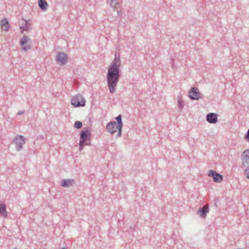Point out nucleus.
<instances>
[{"instance_id":"nucleus-7","label":"nucleus","mask_w":249,"mask_h":249,"mask_svg":"<svg viewBox=\"0 0 249 249\" xmlns=\"http://www.w3.org/2000/svg\"><path fill=\"white\" fill-rule=\"evenodd\" d=\"M208 175L209 177L213 178V180L215 182L219 183L222 181L223 179V176L216 173L213 170H210L208 172Z\"/></svg>"},{"instance_id":"nucleus-19","label":"nucleus","mask_w":249,"mask_h":249,"mask_svg":"<svg viewBox=\"0 0 249 249\" xmlns=\"http://www.w3.org/2000/svg\"><path fill=\"white\" fill-rule=\"evenodd\" d=\"M249 159V152L247 150H245L241 155V159Z\"/></svg>"},{"instance_id":"nucleus-29","label":"nucleus","mask_w":249,"mask_h":249,"mask_svg":"<svg viewBox=\"0 0 249 249\" xmlns=\"http://www.w3.org/2000/svg\"><path fill=\"white\" fill-rule=\"evenodd\" d=\"M249 152V149H247Z\"/></svg>"},{"instance_id":"nucleus-15","label":"nucleus","mask_w":249,"mask_h":249,"mask_svg":"<svg viewBox=\"0 0 249 249\" xmlns=\"http://www.w3.org/2000/svg\"><path fill=\"white\" fill-rule=\"evenodd\" d=\"M38 5L39 8L42 11L46 10L48 6V3L45 0H39Z\"/></svg>"},{"instance_id":"nucleus-27","label":"nucleus","mask_w":249,"mask_h":249,"mask_svg":"<svg viewBox=\"0 0 249 249\" xmlns=\"http://www.w3.org/2000/svg\"><path fill=\"white\" fill-rule=\"evenodd\" d=\"M119 13H120V12L118 10L117 11V13H118V15L119 14Z\"/></svg>"},{"instance_id":"nucleus-26","label":"nucleus","mask_w":249,"mask_h":249,"mask_svg":"<svg viewBox=\"0 0 249 249\" xmlns=\"http://www.w3.org/2000/svg\"><path fill=\"white\" fill-rule=\"evenodd\" d=\"M61 249H68L67 248H61Z\"/></svg>"},{"instance_id":"nucleus-20","label":"nucleus","mask_w":249,"mask_h":249,"mask_svg":"<svg viewBox=\"0 0 249 249\" xmlns=\"http://www.w3.org/2000/svg\"><path fill=\"white\" fill-rule=\"evenodd\" d=\"M242 165L245 167H249V159H241Z\"/></svg>"},{"instance_id":"nucleus-17","label":"nucleus","mask_w":249,"mask_h":249,"mask_svg":"<svg viewBox=\"0 0 249 249\" xmlns=\"http://www.w3.org/2000/svg\"><path fill=\"white\" fill-rule=\"evenodd\" d=\"M0 214L1 216L6 217L7 216V213L6 210V205L4 204L0 205Z\"/></svg>"},{"instance_id":"nucleus-23","label":"nucleus","mask_w":249,"mask_h":249,"mask_svg":"<svg viewBox=\"0 0 249 249\" xmlns=\"http://www.w3.org/2000/svg\"><path fill=\"white\" fill-rule=\"evenodd\" d=\"M245 139L249 142V129L248 130L247 133L245 136Z\"/></svg>"},{"instance_id":"nucleus-12","label":"nucleus","mask_w":249,"mask_h":249,"mask_svg":"<svg viewBox=\"0 0 249 249\" xmlns=\"http://www.w3.org/2000/svg\"><path fill=\"white\" fill-rule=\"evenodd\" d=\"M209 208L208 205H205L203 207L200 208L197 214L200 217L205 218L207 215V213H208Z\"/></svg>"},{"instance_id":"nucleus-13","label":"nucleus","mask_w":249,"mask_h":249,"mask_svg":"<svg viewBox=\"0 0 249 249\" xmlns=\"http://www.w3.org/2000/svg\"><path fill=\"white\" fill-rule=\"evenodd\" d=\"M74 183L73 179H63L61 181V185L63 187H70Z\"/></svg>"},{"instance_id":"nucleus-11","label":"nucleus","mask_w":249,"mask_h":249,"mask_svg":"<svg viewBox=\"0 0 249 249\" xmlns=\"http://www.w3.org/2000/svg\"><path fill=\"white\" fill-rule=\"evenodd\" d=\"M207 122L211 124H215L217 122V115L214 113H208L206 116Z\"/></svg>"},{"instance_id":"nucleus-4","label":"nucleus","mask_w":249,"mask_h":249,"mask_svg":"<svg viewBox=\"0 0 249 249\" xmlns=\"http://www.w3.org/2000/svg\"><path fill=\"white\" fill-rule=\"evenodd\" d=\"M20 45L22 47V50L26 52L31 49L32 41L28 36H24L20 41Z\"/></svg>"},{"instance_id":"nucleus-18","label":"nucleus","mask_w":249,"mask_h":249,"mask_svg":"<svg viewBox=\"0 0 249 249\" xmlns=\"http://www.w3.org/2000/svg\"><path fill=\"white\" fill-rule=\"evenodd\" d=\"M110 5L114 9V10H115L118 9L119 4L117 0H111Z\"/></svg>"},{"instance_id":"nucleus-24","label":"nucleus","mask_w":249,"mask_h":249,"mask_svg":"<svg viewBox=\"0 0 249 249\" xmlns=\"http://www.w3.org/2000/svg\"><path fill=\"white\" fill-rule=\"evenodd\" d=\"M245 172L246 175V177L249 179V167L245 170Z\"/></svg>"},{"instance_id":"nucleus-14","label":"nucleus","mask_w":249,"mask_h":249,"mask_svg":"<svg viewBox=\"0 0 249 249\" xmlns=\"http://www.w3.org/2000/svg\"><path fill=\"white\" fill-rule=\"evenodd\" d=\"M0 25L1 28L5 31L7 32L8 31L10 27V25L7 19L3 18L1 19L0 22Z\"/></svg>"},{"instance_id":"nucleus-1","label":"nucleus","mask_w":249,"mask_h":249,"mask_svg":"<svg viewBox=\"0 0 249 249\" xmlns=\"http://www.w3.org/2000/svg\"><path fill=\"white\" fill-rule=\"evenodd\" d=\"M121 60L119 56L115 55L114 59L110 63L107 74V81L110 93L116 91V87L120 77Z\"/></svg>"},{"instance_id":"nucleus-6","label":"nucleus","mask_w":249,"mask_h":249,"mask_svg":"<svg viewBox=\"0 0 249 249\" xmlns=\"http://www.w3.org/2000/svg\"><path fill=\"white\" fill-rule=\"evenodd\" d=\"M201 94L199 92V89L196 88H192L189 92L188 96L193 100H197L201 98Z\"/></svg>"},{"instance_id":"nucleus-21","label":"nucleus","mask_w":249,"mask_h":249,"mask_svg":"<svg viewBox=\"0 0 249 249\" xmlns=\"http://www.w3.org/2000/svg\"><path fill=\"white\" fill-rule=\"evenodd\" d=\"M178 103L179 105V110L182 111L183 107L184 106V104L183 101L181 99H178Z\"/></svg>"},{"instance_id":"nucleus-25","label":"nucleus","mask_w":249,"mask_h":249,"mask_svg":"<svg viewBox=\"0 0 249 249\" xmlns=\"http://www.w3.org/2000/svg\"><path fill=\"white\" fill-rule=\"evenodd\" d=\"M24 113V111L23 110H20L18 112V115H22Z\"/></svg>"},{"instance_id":"nucleus-10","label":"nucleus","mask_w":249,"mask_h":249,"mask_svg":"<svg viewBox=\"0 0 249 249\" xmlns=\"http://www.w3.org/2000/svg\"><path fill=\"white\" fill-rule=\"evenodd\" d=\"M116 124L117 123L115 121L110 122L106 126L107 130L110 134H114L116 132L117 127H115Z\"/></svg>"},{"instance_id":"nucleus-8","label":"nucleus","mask_w":249,"mask_h":249,"mask_svg":"<svg viewBox=\"0 0 249 249\" xmlns=\"http://www.w3.org/2000/svg\"><path fill=\"white\" fill-rule=\"evenodd\" d=\"M115 120L117 121V129H118V133L116 136V138H118L121 137L122 128L123 126V123L122 120V115H119L115 118Z\"/></svg>"},{"instance_id":"nucleus-16","label":"nucleus","mask_w":249,"mask_h":249,"mask_svg":"<svg viewBox=\"0 0 249 249\" xmlns=\"http://www.w3.org/2000/svg\"><path fill=\"white\" fill-rule=\"evenodd\" d=\"M31 26L29 21L25 20L24 25L20 27L21 32L23 33L24 31H29L31 30Z\"/></svg>"},{"instance_id":"nucleus-2","label":"nucleus","mask_w":249,"mask_h":249,"mask_svg":"<svg viewBox=\"0 0 249 249\" xmlns=\"http://www.w3.org/2000/svg\"><path fill=\"white\" fill-rule=\"evenodd\" d=\"M91 137V131L89 129H85L80 133V140L79 143V151H81L85 145H90L89 141Z\"/></svg>"},{"instance_id":"nucleus-9","label":"nucleus","mask_w":249,"mask_h":249,"mask_svg":"<svg viewBox=\"0 0 249 249\" xmlns=\"http://www.w3.org/2000/svg\"><path fill=\"white\" fill-rule=\"evenodd\" d=\"M56 59L58 63L63 65L68 61V57L64 53H58L56 55Z\"/></svg>"},{"instance_id":"nucleus-22","label":"nucleus","mask_w":249,"mask_h":249,"mask_svg":"<svg viewBox=\"0 0 249 249\" xmlns=\"http://www.w3.org/2000/svg\"><path fill=\"white\" fill-rule=\"evenodd\" d=\"M82 126V124L80 121H77L74 123V126L75 128L79 129Z\"/></svg>"},{"instance_id":"nucleus-3","label":"nucleus","mask_w":249,"mask_h":249,"mask_svg":"<svg viewBox=\"0 0 249 249\" xmlns=\"http://www.w3.org/2000/svg\"><path fill=\"white\" fill-rule=\"evenodd\" d=\"M71 103L74 107H84L86 100L81 94H77L72 97Z\"/></svg>"},{"instance_id":"nucleus-5","label":"nucleus","mask_w":249,"mask_h":249,"mask_svg":"<svg viewBox=\"0 0 249 249\" xmlns=\"http://www.w3.org/2000/svg\"><path fill=\"white\" fill-rule=\"evenodd\" d=\"M13 143L15 144L16 149L18 151L23 148V145L25 143V140L23 136L18 135L13 140Z\"/></svg>"},{"instance_id":"nucleus-28","label":"nucleus","mask_w":249,"mask_h":249,"mask_svg":"<svg viewBox=\"0 0 249 249\" xmlns=\"http://www.w3.org/2000/svg\"><path fill=\"white\" fill-rule=\"evenodd\" d=\"M18 249V248H14V249Z\"/></svg>"}]
</instances>
